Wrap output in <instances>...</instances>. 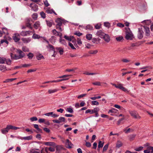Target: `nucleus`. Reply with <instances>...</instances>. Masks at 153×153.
I'll list each match as a JSON object with an SVG mask.
<instances>
[{"instance_id": "nucleus-59", "label": "nucleus", "mask_w": 153, "mask_h": 153, "mask_svg": "<svg viewBox=\"0 0 153 153\" xmlns=\"http://www.w3.org/2000/svg\"><path fill=\"white\" fill-rule=\"evenodd\" d=\"M85 113L86 114L89 113L90 114H92L94 113L93 110H91L90 109H88L86 111Z\"/></svg>"}, {"instance_id": "nucleus-57", "label": "nucleus", "mask_w": 153, "mask_h": 153, "mask_svg": "<svg viewBox=\"0 0 153 153\" xmlns=\"http://www.w3.org/2000/svg\"><path fill=\"white\" fill-rule=\"evenodd\" d=\"M92 41L94 43L98 44V39L97 38H93L92 39Z\"/></svg>"}, {"instance_id": "nucleus-17", "label": "nucleus", "mask_w": 153, "mask_h": 153, "mask_svg": "<svg viewBox=\"0 0 153 153\" xmlns=\"http://www.w3.org/2000/svg\"><path fill=\"white\" fill-rule=\"evenodd\" d=\"M105 34V33H104L101 30H98L96 33L97 35L101 38H102L103 36H104Z\"/></svg>"}, {"instance_id": "nucleus-36", "label": "nucleus", "mask_w": 153, "mask_h": 153, "mask_svg": "<svg viewBox=\"0 0 153 153\" xmlns=\"http://www.w3.org/2000/svg\"><path fill=\"white\" fill-rule=\"evenodd\" d=\"M23 139L26 140H31L32 139V135H30L28 136L24 137H23Z\"/></svg>"}, {"instance_id": "nucleus-12", "label": "nucleus", "mask_w": 153, "mask_h": 153, "mask_svg": "<svg viewBox=\"0 0 153 153\" xmlns=\"http://www.w3.org/2000/svg\"><path fill=\"white\" fill-rule=\"evenodd\" d=\"M71 76V75H65L59 76L58 78H62L61 79L62 81L67 80L69 79L68 77Z\"/></svg>"}, {"instance_id": "nucleus-64", "label": "nucleus", "mask_w": 153, "mask_h": 153, "mask_svg": "<svg viewBox=\"0 0 153 153\" xmlns=\"http://www.w3.org/2000/svg\"><path fill=\"white\" fill-rule=\"evenodd\" d=\"M117 26L120 27H123L124 26V25L120 23H118Z\"/></svg>"}, {"instance_id": "nucleus-37", "label": "nucleus", "mask_w": 153, "mask_h": 153, "mask_svg": "<svg viewBox=\"0 0 153 153\" xmlns=\"http://www.w3.org/2000/svg\"><path fill=\"white\" fill-rule=\"evenodd\" d=\"M6 58L4 57H0V64H4L5 63Z\"/></svg>"}, {"instance_id": "nucleus-35", "label": "nucleus", "mask_w": 153, "mask_h": 153, "mask_svg": "<svg viewBox=\"0 0 153 153\" xmlns=\"http://www.w3.org/2000/svg\"><path fill=\"white\" fill-rule=\"evenodd\" d=\"M97 74L96 73H90L87 71H85L84 73L83 74L88 75H93Z\"/></svg>"}, {"instance_id": "nucleus-43", "label": "nucleus", "mask_w": 153, "mask_h": 153, "mask_svg": "<svg viewBox=\"0 0 153 153\" xmlns=\"http://www.w3.org/2000/svg\"><path fill=\"white\" fill-rule=\"evenodd\" d=\"M52 33L55 36H58L59 35V33L55 29H53L52 30Z\"/></svg>"}, {"instance_id": "nucleus-60", "label": "nucleus", "mask_w": 153, "mask_h": 153, "mask_svg": "<svg viewBox=\"0 0 153 153\" xmlns=\"http://www.w3.org/2000/svg\"><path fill=\"white\" fill-rule=\"evenodd\" d=\"M103 143H102V141H100L99 142L98 145V147L99 148H102L103 147Z\"/></svg>"}, {"instance_id": "nucleus-31", "label": "nucleus", "mask_w": 153, "mask_h": 153, "mask_svg": "<svg viewBox=\"0 0 153 153\" xmlns=\"http://www.w3.org/2000/svg\"><path fill=\"white\" fill-rule=\"evenodd\" d=\"M59 91V90L57 89H49L48 90V92L49 94H51L54 93H55Z\"/></svg>"}, {"instance_id": "nucleus-23", "label": "nucleus", "mask_w": 153, "mask_h": 153, "mask_svg": "<svg viewBox=\"0 0 153 153\" xmlns=\"http://www.w3.org/2000/svg\"><path fill=\"white\" fill-rule=\"evenodd\" d=\"M56 49L58 51L60 55H62L63 53V49L61 47H56Z\"/></svg>"}, {"instance_id": "nucleus-22", "label": "nucleus", "mask_w": 153, "mask_h": 153, "mask_svg": "<svg viewBox=\"0 0 153 153\" xmlns=\"http://www.w3.org/2000/svg\"><path fill=\"white\" fill-rule=\"evenodd\" d=\"M33 4H31L30 6L32 8V9L34 11H36L38 9L37 6L36 5H34L33 6Z\"/></svg>"}, {"instance_id": "nucleus-48", "label": "nucleus", "mask_w": 153, "mask_h": 153, "mask_svg": "<svg viewBox=\"0 0 153 153\" xmlns=\"http://www.w3.org/2000/svg\"><path fill=\"white\" fill-rule=\"evenodd\" d=\"M32 17L33 19L34 20H36L37 19L38 15L36 13H34L32 15Z\"/></svg>"}, {"instance_id": "nucleus-10", "label": "nucleus", "mask_w": 153, "mask_h": 153, "mask_svg": "<svg viewBox=\"0 0 153 153\" xmlns=\"http://www.w3.org/2000/svg\"><path fill=\"white\" fill-rule=\"evenodd\" d=\"M143 33L142 28H139L137 36L139 39H141L143 38Z\"/></svg>"}, {"instance_id": "nucleus-18", "label": "nucleus", "mask_w": 153, "mask_h": 153, "mask_svg": "<svg viewBox=\"0 0 153 153\" xmlns=\"http://www.w3.org/2000/svg\"><path fill=\"white\" fill-rule=\"evenodd\" d=\"M102 38H103L104 40L107 42H109L110 40V37L107 34H105Z\"/></svg>"}, {"instance_id": "nucleus-55", "label": "nucleus", "mask_w": 153, "mask_h": 153, "mask_svg": "<svg viewBox=\"0 0 153 153\" xmlns=\"http://www.w3.org/2000/svg\"><path fill=\"white\" fill-rule=\"evenodd\" d=\"M22 68H27L30 66L31 65L30 64H22Z\"/></svg>"}, {"instance_id": "nucleus-11", "label": "nucleus", "mask_w": 153, "mask_h": 153, "mask_svg": "<svg viewBox=\"0 0 153 153\" xmlns=\"http://www.w3.org/2000/svg\"><path fill=\"white\" fill-rule=\"evenodd\" d=\"M152 67L150 66H144L143 67L141 68H140V70H142L143 69H145V70H143L141 71V72L142 73L146 71H147L148 70L151 69H152Z\"/></svg>"}, {"instance_id": "nucleus-40", "label": "nucleus", "mask_w": 153, "mask_h": 153, "mask_svg": "<svg viewBox=\"0 0 153 153\" xmlns=\"http://www.w3.org/2000/svg\"><path fill=\"white\" fill-rule=\"evenodd\" d=\"M135 136V134H129V135L128 136V137L129 138V139L130 140H131L134 139Z\"/></svg>"}, {"instance_id": "nucleus-6", "label": "nucleus", "mask_w": 153, "mask_h": 153, "mask_svg": "<svg viewBox=\"0 0 153 153\" xmlns=\"http://www.w3.org/2000/svg\"><path fill=\"white\" fill-rule=\"evenodd\" d=\"M52 121L54 123H60L63 122H65V118L62 117H59L58 120H52Z\"/></svg>"}, {"instance_id": "nucleus-24", "label": "nucleus", "mask_w": 153, "mask_h": 153, "mask_svg": "<svg viewBox=\"0 0 153 153\" xmlns=\"http://www.w3.org/2000/svg\"><path fill=\"white\" fill-rule=\"evenodd\" d=\"M117 110L114 108H112L110 110L108 111V113L110 114L111 115H114L113 114L114 113H115L117 111Z\"/></svg>"}, {"instance_id": "nucleus-58", "label": "nucleus", "mask_w": 153, "mask_h": 153, "mask_svg": "<svg viewBox=\"0 0 153 153\" xmlns=\"http://www.w3.org/2000/svg\"><path fill=\"white\" fill-rule=\"evenodd\" d=\"M100 110V109L98 108H94V109H93V113H97L98 111Z\"/></svg>"}, {"instance_id": "nucleus-49", "label": "nucleus", "mask_w": 153, "mask_h": 153, "mask_svg": "<svg viewBox=\"0 0 153 153\" xmlns=\"http://www.w3.org/2000/svg\"><path fill=\"white\" fill-rule=\"evenodd\" d=\"M53 10L52 9H51L49 8H48L46 10V12L48 13H53Z\"/></svg>"}, {"instance_id": "nucleus-56", "label": "nucleus", "mask_w": 153, "mask_h": 153, "mask_svg": "<svg viewBox=\"0 0 153 153\" xmlns=\"http://www.w3.org/2000/svg\"><path fill=\"white\" fill-rule=\"evenodd\" d=\"M74 34L78 36H80L82 35L83 34L82 33H80L79 32L76 31L74 33Z\"/></svg>"}, {"instance_id": "nucleus-21", "label": "nucleus", "mask_w": 153, "mask_h": 153, "mask_svg": "<svg viewBox=\"0 0 153 153\" xmlns=\"http://www.w3.org/2000/svg\"><path fill=\"white\" fill-rule=\"evenodd\" d=\"M44 144L48 146H55V143L52 142H45Z\"/></svg>"}, {"instance_id": "nucleus-53", "label": "nucleus", "mask_w": 153, "mask_h": 153, "mask_svg": "<svg viewBox=\"0 0 153 153\" xmlns=\"http://www.w3.org/2000/svg\"><path fill=\"white\" fill-rule=\"evenodd\" d=\"M47 48H50L53 51L54 53H55V51L54 50V47L53 46H52L51 45H49L48 46H47Z\"/></svg>"}, {"instance_id": "nucleus-51", "label": "nucleus", "mask_w": 153, "mask_h": 153, "mask_svg": "<svg viewBox=\"0 0 153 153\" xmlns=\"http://www.w3.org/2000/svg\"><path fill=\"white\" fill-rule=\"evenodd\" d=\"M27 56L28 57V58L29 59H32V58L33 57V54L31 53H29L27 55Z\"/></svg>"}, {"instance_id": "nucleus-5", "label": "nucleus", "mask_w": 153, "mask_h": 153, "mask_svg": "<svg viewBox=\"0 0 153 153\" xmlns=\"http://www.w3.org/2000/svg\"><path fill=\"white\" fill-rule=\"evenodd\" d=\"M129 113L131 116L135 119H140L141 118V117L136 111H129Z\"/></svg>"}, {"instance_id": "nucleus-61", "label": "nucleus", "mask_w": 153, "mask_h": 153, "mask_svg": "<svg viewBox=\"0 0 153 153\" xmlns=\"http://www.w3.org/2000/svg\"><path fill=\"white\" fill-rule=\"evenodd\" d=\"M36 150H38L39 149H33L30 151V153H40V152L36 151Z\"/></svg>"}, {"instance_id": "nucleus-27", "label": "nucleus", "mask_w": 153, "mask_h": 153, "mask_svg": "<svg viewBox=\"0 0 153 153\" xmlns=\"http://www.w3.org/2000/svg\"><path fill=\"white\" fill-rule=\"evenodd\" d=\"M30 21L29 20H28L27 22L25 23L26 26L29 27L30 29H32V27L31 26V24L30 23Z\"/></svg>"}, {"instance_id": "nucleus-19", "label": "nucleus", "mask_w": 153, "mask_h": 153, "mask_svg": "<svg viewBox=\"0 0 153 153\" xmlns=\"http://www.w3.org/2000/svg\"><path fill=\"white\" fill-rule=\"evenodd\" d=\"M123 131L124 133H132L134 130L131 128H126L124 129Z\"/></svg>"}, {"instance_id": "nucleus-32", "label": "nucleus", "mask_w": 153, "mask_h": 153, "mask_svg": "<svg viewBox=\"0 0 153 153\" xmlns=\"http://www.w3.org/2000/svg\"><path fill=\"white\" fill-rule=\"evenodd\" d=\"M85 28L86 30H91L93 29V27L91 25H88L85 27Z\"/></svg>"}, {"instance_id": "nucleus-62", "label": "nucleus", "mask_w": 153, "mask_h": 153, "mask_svg": "<svg viewBox=\"0 0 153 153\" xmlns=\"http://www.w3.org/2000/svg\"><path fill=\"white\" fill-rule=\"evenodd\" d=\"M41 16L43 18H45L46 17L45 14L43 12H41L40 13Z\"/></svg>"}, {"instance_id": "nucleus-28", "label": "nucleus", "mask_w": 153, "mask_h": 153, "mask_svg": "<svg viewBox=\"0 0 153 153\" xmlns=\"http://www.w3.org/2000/svg\"><path fill=\"white\" fill-rule=\"evenodd\" d=\"M92 35L91 34L88 33L86 35V38L87 40H91L92 38Z\"/></svg>"}, {"instance_id": "nucleus-38", "label": "nucleus", "mask_w": 153, "mask_h": 153, "mask_svg": "<svg viewBox=\"0 0 153 153\" xmlns=\"http://www.w3.org/2000/svg\"><path fill=\"white\" fill-rule=\"evenodd\" d=\"M0 70L2 71H4L6 70V67L3 65H0Z\"/></svg>"}, {"instance_id": "nucleus-44", "label": "nucleus", "mask_w": 153, "mask_h": 153, "mask_svg": "<svg viewBox=\"0 0 153 153\" xmlns=\"http://www.w3.org/2000/svg\"><path fill=\"white\" fill-rule=\"evenodd\" d=\"M66 111L70 113H73L74 112L72 108L70 107L67 108L66 109Z\"/></svg>"}, {"instance_id": "nucleus-4", "label": "nucleus", "mask_w": 153, "mask_h": 153, "mask_svg": "<svg viewBox=\"0 0 153 153\" xmlns=\"http://www.w3.org/2000/svg\"><path fill=\"white\" fill-rule=\"evenodd\" d=\"M134 38L133 35L129 29L126 32L125 38L127 40H132Z\"/></svg>"}, {"instance_id": "nucleus-54", "label": "nucleus", "mask_w": 153, "mask_h": 153, "mask_svg": "<svg viewBox=\"0 0 153 153\" xmlns=\"http://www.w3.org/2000/svg\"><path fill=\"white\" fill-rule=\"evenodd\" d=\"M143 147L142 146H140L138 147H137L135 149V150L137 151H140L143 149Z\"/></svg>"}, {"instance_id": "nucleus-45", "label": "nucleus", "mask_w": 153, "mask_h": 153, "mask_svg": "<svg viewBox=\"0 0 153 153\" xmlns=\"http://www.w3.org/2000/svg\"><path fill=\"white\" fill-rule=\"evenodd\" d=\"M32 37L34 39H39L40 38V36L39 35L34 33Z\"/></svg>"}, {"instance_id": "nucleus-33", "label": "nucleus", "mask_w": 153, "mask_h": 153, "mask_svg": "<svg viewBox=\"0 0 153 153\" xmlns=\"http://www.w3.org/2000/svg\"><path fill=\"white\" fill-rule=\"evenodd\" d=\"M33 125L34 127L37 130V131L40 132H41L42 130L39 128L38 125L34 124Z\"/></svg>"}, {"instance_id": "nucleus-13", "label": "nucleus", "mask_w": 153, "mask_h": 153, "mask_svg": "<svg viewBox=\"0 0 153 153\" xmlns=\"http://www.w3.org/2000/svg\"><path fill=\"white\" fill-rule=\"evenodd\" d=\"M143 28L145 32L146 36H149L150 35L149 28L146 26H144Z\"/></svg>"}, {"instance_id": "nucleus-9", "label": "nucleus", "mask_w": 153, "mask_h": 153, "mask_svg": "<svg viewBox=\"0 0 153 153\" xmlns=\"http://www.w3.org/2000/svg\"><path fill=\"white\" fill-rule=\"evenodd\" d=\"M65 146L67 148L71 149L73 147V145L69 140L67 139L65 143Z\"/></svg>"}, {"instance_id": "nucleus-52", "label": "nucleus", "mask_w": 153, "mask_h": 153, "mask_svg": "<svg viewBox=\"0 0 153 153\" xmlns=\"http://www.w3.org/2000/svg\"><path fill=\"white\" fill-rule=\"evenodd\" d=\"M59 42L61 43L64 45H66V44L65 40L64 39H62V38H60L59 39Z\"/></svg>"}, {"instance_id": "nucleus-34", "label": "nucleus", "mask_w": 153, "mask_h": 153, "mask_svg": "<svg viewBox=\"0 0 153 153\" xmlns=\"http://www.w3.org/2000/svg\"><path fill=\"white\" fill-rule=\"evenodd\" d=\"M36 58L38 60H40L42 59H44V58L43 56L41 54H39L36 56Z\"/></svg>"}, {"instance_id": "nucleus-16", "label": "nucleus", "mask_w": 153, "mask_h": 153, "mask_svg": "<svg viewBox=\"0 0 153 153\" xmlns=\"http://www.w3.org/2000/svg\"><path fill=\"white\" fill-rule=\"evenodd\" d=\"M21 40L25 44H27L30 42L31 40L30 38H22Z\"/></svg>"}, {"instance_id": "nucleus-30", "label": "nucleus", "mask_w": 153, "mask_h": 153, "mask_svg": "<svg viewBox=\"0 0 153 153\" xmlns=\"http://www.w3.org/2000/svg\"><path fill=\"white\" fill-rule=\"evenodd\" d=\"M46 23L48 26L50 27H51L52 25V24L53 23V21L52 20H50V21L49 20H46Z\"/></svg>"}, {"instance_id": "nucleus-1", "label": "nucleus", "mask_w": 153, "mask_h": 153, "mask_svg": "<svg viewBox=\"0 0 153 153\" xmlns=\"http://www.w3.org/2000/svg\"><path fill=\"white\" fill-rule=\"evenodd\" d=\"M16 50L18 53L19 55H17L15 54H14L13 53H11L10 56L12 59L16 60L18 59L23 57L25 56V53L21 50L18 49H16Z\"/></svg>"}, {"instance_id": "nucleus-42", "label": "nucleus", "mask_w": 153, "mask_h": 153, "mask_svg": "<svg viewBox=\"0 0 153 153\" xmlns=\"http://www.w3.org/2000/svg\"><path fill=\"white\" fill-rule=\"evenodd\" d=\"M91 105H99V103L96 100H93L91 102Z\"/></svg>"}, {"instance_id": "nucleus-15", "label": "nucleus", "mask_w": 153, "mask_h": 153, "mask_svg": "<svg viewBox=\"0 0 153 153\" xmlns=\"http://www.w3.org/2000/svg\"><path fill=\"white\" fill-rule=\"evenodd\" d=\"M31 32L30 31H22L20 33V35L23 36H25L29 35Z\"/></svg>"}, {"instance_id": "nucleus-7", "label": "nucleus", "mask_w": 153, "mask_h": 153, "mask_svg": "<svg viewBox=\"0 0 153 153\" xmlns=\"http://www.w3.org/2000/svg\"><path fill=\"white\" fill-rule=\"evenodd\" d=\"M13 38L15 42H17L20 40V35L18 33H15L13 36Z\"/></svg>"}, {"instance_id": "nucleus-3", "label": "nucleus", "mask_w": 153, "mask_h": 153, "mask_svg": "<svg viewBox=\"0 0 153 153\" xmlns=\"http://www.w3.org/2000/svg\"><path fill=\"white\" fill-rule=\"evenodd\" d=\"M56 22L57 23L56 25V29L60 31H62L63 30L61 27L62 23L64 22V20L60 18H58L56 20Z\"/></svg>"}, {"instance_id": "nucleus-8", "label": "nucleus", "mask_w": 153, "mask_h": 153, "mask_svg": "<svg viewBox=\"0 0 153 153\" xmlns=\"http://www.w3.org/2000/svg\"><path fill=\"white\" fill-rule=\"evenodd\" d=\"M117 88H119L122 90L123 91L126 92L127 93H128L129 91L127 89L124 87L123 86V85L121 84H119L117 85Z\"/></svg>"}, {"instance_id": "nucleus-14", "label": "nucleus", "mask_w": 153, "mask_h": 153, "mask_svg": "<svg viewBox=\"0 0 153 153\" xmlns=\"http://www.w3.org/2000/svg\"><path fill=\"white\" fill-rule=\"evenodd\" d=\"M33 27L36 29H39L41 27V24L39 21H36L33 24Z\"/></svg>"}, {"instance_id": "nucleus-50", "label": "nucleus", "mask_w": 153, "mask_h": 153, "mask_svg": "<svg viewBox=\"0 0 153 153\" xmlns=\"http://www.w3.org/2000/svg\"><path fill=\"white\" fill-rule=\"evenodd\" d=\"M5 62H6V63L8 65H10L11 63V61L10 59H6V60L5 61Z\"/></svg>"}, {"instance_id": "nucleus-2", "label": "nucleus", "mask_w": 153, "mask_h": 153, "mask_svg": "<svg viewBox=\"0 0 153 153\" xmlns=\"http://www.w3.org/2000/svg\"><path fill=\"white\" fill-rule=\"evenodd\" d=\"M19 129V127L13 126L11 125H8L7 126L6 128L1 129V131L2 134H6L10 130H16Z\"/></svg>"}, {"instance_id": "nucleus-29", "label": "nucleus", "mask_w": 153, "mask_h": 153, "mask_svg": "<svg viewBox=\"0 0 153 153\" xmlns=\"http://www.w3.org/2000/svg\"><path fill=\"white\" fill-rule=\"evenodd\" d=\"M64 37L65 39L69 41H71L72 39L74 38L73 36H68L66 35Z\"/></svg>"}, {"instance_id": "nucleus-25", "label": "nucleus", "mask_w": 153, "mask_h": 153, "mask_svg": "<svg viewBox=\"0 0 153 153\" xmlns=\"http://www.w3.org/2000/svg\"><path fill=\"white\" fill-rule=\"evenodd\" d=\"M143 24H145L147 25H149L151 24V21L150 20H144L142 22Z\"/></svg>"}, {"instance_id": "nucleus-46", "label": "nucleus", "mask_w": 153, "mask_h": 153, "mask_svg": "<svg viewBox=\"0 0 153 153\" xmlns=\"http://www.w3.org/2000/svg\"><path fill=\"white\" fill-rule=\"evenodd\" d=\"M22 51L25 52H28L29 51V49L26 46L22 47Z\"/></svg>"}, {"instance_id": "nucleus-41", "label": "nucleus", "mask_w": 153, "mask_h": 153, "mask_svg": "<svg viewBox=\"0 0 153 153\" xmlns=\"http://www.w3.org/2000/svg\"><path fill=\"white\" fill-rule=\"evenodd\" d=\"M117 41L120 42L123 39V38L122 36H120L116 38Z\"/></svg>"}, {"instance_id": "nucleus-47", "label": "nucleus", "mask_w": 153, "mask_h": 153, "mask_svg": "<svg viewBox=\"0 0 153 153\" xmlns=\"http://www.w3.org/2000/svg\"><path fill=\"white\" fill-rule=\"evenodd\" d=\"M92 84L95 85L101 86V82H100L97 81L92 83Z\"/></svg>"}, {"instance_id": "nucleus-20", "label": "nucleus", "mask_w": 153, "mask_h": 153, "mask_svg": "<svg viewBox=\"0 0 153 153\" xmlns=\"http://www.w3.org/2000/svg\"><path fill=\"white\" fill-rule=\"evenodd\" d=\"M56 152L59 153L63 149V148L61 146H56Z\"/></svg>"}, {"instance_id": "nucleus-63", "label": "nucleus", "mask_w": 153, "mask_h": 153, "mask_svg": "<svg viewBox=\"0 0 153 153\" xmlns=\"http://www.w3.org/2000/svg\"><path fill=\"white\" fill-rule=\"evenodd\" d=\"M30 120L31 121H36L38 120L37 118L36 117H33L30 118Z\"/></svg>"}, {"instance_id": "nucleus-39", "label": "nucleus", "mask_w": 153, "mask_h": 153, "mask_svg": "<svg viewBox=\"0 0 153 153\" xmlns=\"http://www.w3.org/2000/svg\"><path fill=\"white\" fill-rule=\"evenodd\" d=\"M98 52L97 50H91L89 51V53L92 54H95Z\"/></svg>"}, {"instance_id": "nucleus-26", "label": "nucleus", "mask_w": 153, "mask_h": 153, "mask_svg": "<svg viewBox=\"0 0 153 153\" xmlns=\"http://www.w3.org/2000/svg\"><path fill=\"white\" fill-rule=\"evenodd\" d=\"M123 144L122 142L120 141H118L116 144V147L117 148H119L122 146Z\"/></svg>"}]
</instances>
